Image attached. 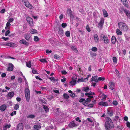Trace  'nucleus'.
Segmentation results:
<instances>
[{"label":"nucleus","mask_w":130,"mask_h":130,"mask_svg":"<svg viewBox=\"0 0 130 130\" xmlns=\"http://www.w3.org/2000/svg\"><path fill=\"white\" fill-rule=\"evenodd\" d=\"M116 39L114 36H112L111 39L112 43L113 44H115L116 43Z\"/></svg>","instance_id":"412c9836"},{"label":"nucleus","mask_w":130,"mask_h":130,"mask_svg":"<svg viewBox=\"0 0 130 130\" xmlns=\"http://www.w3.org/2000/svg\"><path fill=\"white\" fill-rule=\"evenodd\" d=\"M70 34L69 31H67L65 32L66 36L67 37H69L70 36Z\"/></svg>","instance_id":"473e14b6"},{"label":"nucleus","mask_w":130,"mask_h":130,"mask_svg":"<svg viewBox=\"0 0 130 130\" xmlns=\"http://www.w3.org/2000/svg\"><path fill=\"white\" fill-rule=\"evenodd\" d=\"M10 46L11 47H14L16 46V44L15 43L12 42H10Z\"/></svg>","instance_id":"ea45409f"},{"label":"nucleus","mask_w":130,"mask_h":130,"mask_svg":"<svg viewBox=\"0 0 130 130\" xmlns=\"http://www.w3.org/2000/svg\"><path fill=\"white\" fill-rule=\"evenodd\" d=\"M40 88L41 89L43 90H45L46 89V88L45 87H44L42 86H41Z\"/></svg>","instance_id":"13d9d810"},{"label":"nucleus","mask_w":130,"mask_h":130,"mask_svg":"<svg viewBox=\"0 0 130 130\" xmlns=\"http://www.w3.org/2000/svg\"><path fill=\"white\" fill-rule=\"evenodd\" d=\"M61 26L63 28H64L67 26V25L66 23H63L61 24Z\"/></svg>","instance_id":"37998d69"},{"label":"nucleus","mask_w":130,"mask_h":130,"mask_svg":"<svg viewBox=\"0 0 130 130\" xmlns=\"http://www.w3.org/2000/svg\"><path fill=\"white\" fill-rule=\"evenodd\" d=\"M63 97L64 99H68L69 98V96L66 93H64L63 95Z\"/></svg>","instance_id":"cd10ccee"},{"label":"nucleus","mask_w":130,"mask_h":130,"mask_svg":"<svg viewBox=\"0 0 130 130\" xmlns=\"http://www.w3.org/2000/svg\"><path fill=\"white\" fill-rule=\"evenodd\" d=\"M60 57L59 56L55 54L54 55V58L55 59H57Z\"/></svg>","instance_id":"6e6d98bb"},{"label":"nucleus","mask_w":130,"mask_h":130,"mask_svg":"<svg viewBox=\"0 0 130 130\" xmlns=\"http://www.w3.org/2000/svg\"><path fill=\"white\" fill-rule=\"evenodd\" d=\"M14 96V93L13 92L11 91L9 92L7 95V97L11 98Z\"/></svg>","instance_id":"dca6fc26"},{"label":"nucleus","mask_w":130,"mask_h":130,"mask_svg":"<svg viewBox=\"0 0 130 130\" xmlns=\"http://www.w3.org/2000/svg\"><path fill=\"white\" fill-rule=\"evenodd\" d=\"M6 107L7 106L5 104H3L0 107V109L1 111H3L5 110Z\"/></svg>","instance_id":"2eb2a0df"},{"label":"nucleus","mask_w":130,"mask_h":130,"mask_svg":"<svg viewBox=\"0 0 130 130\" xmlns=\"http://www.w3.org/2000/svg\"><path fill=\"white\" fill-rule=\"evenodd\" d=\"M77 77H73L72 78L71 81H73L74 82L76 83Z\"/></svg>","instance_id":"79ce46f5"},{"label":"nucleus","mask_w":130,"mask_h":130,"mask_svg":"<svg viewBox=\"0 0 130 130\" xmlns=\"http://www.w3.org/2000/svg\"><path fill=\"white\" fill-rule=\"evenodd\" d=\"M19 106L18 104H16L14 107V109L15 110H17L19 108Z\"/></svg>","instance_id":"f704fd0d"},{"label":"nucleus","mask_w":130,"mask_h":130,"mask_svg":"<svg viewBox=\"0 0 130 130\" xmlns=\"http://www.w3.org/2000/svg\"><path fill=\"white\" fill-rule=\"evenodd\" d=\"M84 101H85V99L83 98H82V99H80V100L79 101V102L80 103H82L83 102H84Z\"/></svg>","instance_id":"338daca9"},{"label":"nucleus","mask_w":130,"mask_h":130,"mask_svg":"<svg viewBox=\"0 0 130 130\" xmlns=\"http://www.w3.org/2000/svg\"><path fill=\"white\" fill-rule=\"evenodd\" d=\"M98 80H102L103 81L105 80V78L104 77H99L98 78Z\"/></svg>","instance_id":"49530a36"},{"label":"nucleus","mask_w":130,"mask_h":130,"mask_svg":"<svg viewBox=\"0 0 130 130\" xmlns=\"http://www.w3.org/2000/svg\"><path fill=\"white\" fill-rule=\"evenodd\" d=\"M19 42L20 43L24 44L26 45H28L29 44L24 39L21 40Z\"/></svg>","instance_id":"f3484780"},{"label":"nucleus","mask_w":130,"mask_h":130,"mask_svg":"<svg viewBox=\"0 0 130 130\" xmlns=\"http://www.w3.org/2000/svg\"><path fill=\"white\" fill-rule=\"evenodd\" d=\"M34 91L35 92L36 94H41V91H37L36 90H34Z\"/></svg>","instance_id":"09e8293b"},{"label":"nucleus","mask_w":130,"mask_h":130,"mask_svg":"<svg viewBox=\"0 0 130 130\" xmlns=\"http://www.w3.org/2000/svg\"><path fill=\"white\" fill-rule=\"evenodd\" d=\"M22 2H24L25 5L30 9H32V7L31 5L29 4L27 0H22Z\"/></svg>","instance_id":"20e7f679"},{"label":"nucleus","mask_w":130,"mask_h":130,"mask_svg":"<svg viewBox=\"0 0 130 130\" xmlns=\"http://www.w3.org/2000/svg\"><path fill=\"white\" fill-rule=\"evenodd\" d=\"M62 74H67V72L65 70H63L61 71Z\"/></svg>","instance_id":"69168bd1"},{"label":"nucleus","mask_w":130,"mask_h":130,"mask_svg":"<svg viewBox=\"0 0 130 130\" xmlns=\"http://www.w3.org/2000/svg\"><path fill=\"white\" fill-rule=\"evenodd\" d=\"M71 48L72 50L76 53H77L78 52V51L75 46H72L71 47Z\"/></svg>","instance_id":"c85d7f7f"},{"label":"nucleus","mask_w":130,"mask_h":130,"mask_svg":"<svg viewBox=\"0 0 130 130\" xmlns=\"http://www.w3.org/2000/svg\"><path fill=\"white\" fill-rule=\"evenodd\" d=\"M58 28V34L60 35L62 34L63 33V29L59 27Z\"/></svg>","instance_id":"a878e982"},{"label":"nucleus","mask_w":130,"mask_h":130,"mask_svg":"<svg viewBox=\"0 0 130 130\" xmlns=\"http://www.w3.org/2000/svg\"><path fill=\"white\" fill-rule=\"evenodd\" d=\"M106 121L105 123V127L106 130H110L111 129L113 128V123L110 119L108 117H106L105 118Z\"/></svg>","instance_id":"f257e3e1"},{"label":"nucleus","mask_w":130,"mask_h":130,"mask_svg":"<svg viewBox=\"0 0 130 130\" xmlns=\"http://www.w3.org/2000/svg\"><path fill=\"white\" fill-rule=\"evenodd\" d=\"M120 29H116V33L117 35H121L122 34V32L120 30Z\"/></svg>","instance_id":"b1692460"},{"label":"nucleus","mask_w":130,"mask_h":130,"mask_svg":"<svg viewBox=\"0 0 130 130\" xmlns=\"http://www.w3.org/2000/svg\"><path fill=\"white\" fill-rule=\"evenodd\" d=\"M93 94H91L90 92H89V93H85V95H95V93L94 92H93Z\"/></svg>","instance_id":"de8ad7c7"},{"label":"nucleus","mask_w":130,"mask_h":130,"mask_svg":"<svg viewBox=\"0 0 130 130\" xmlns=\"http://www.w3.org/2000/svg\"><path fill=\"white\" fill-rule=\"evenodd\" d=\"M94 38L95 41L97 42L99 40V38L98 35L96 34H95L94 35Z\"/></svg>","instance_id":"5701e85b"},{"label":"nucleus","mask_w":130,"mask_h":130,"mask_svg":"<svg viewBox=\"0 0 130 130\" xmlns=\"http://www.w3.org/2000/svg\"><path fill=\"white\" fill-rule=\"evenodd\" d=\"M27 22L30 25V26H32V19L29 17L27 18Z\"/></svg>","instance_id":"f8f14e48"},{"label":"nucleus","mask_w":130,"mask_h":130,"mask_svg":"<svg viewBox=\"0 0 130 130\" xmlns=\"http://www.w3.org/2000/svg\"><path fill=\"white\" fill-rule=\"evenodd\" d=\"M70 83L71 84V85L74 86L76 84V83L74 82L73 81L71 80L70 82Z\"/></svg>","instance_id":"603ef678"},{"label":"nucleus","mask_w":130,"mask_h":130,"mask_svg":"<svg viewBox=\"0 0 130 130\" xmlns=\"http://www.w3.org/2000/svg\"><path fill=\"white\" fill-rule=\"evenodd\" d=\"M123 5L125 7L127 8H128L129 7V6L128 4V3L127 1V0L123 2Z\"/></svg>","instance_id":"393cba45"},{"label":"nucleus","mask_w":130,"mask_h":130,"mask_svg":"<svg viewBox=\"0 0 130 130\" xmlns=\"http://www.w3.org/2000/svg\"><path fill=\"white\" fill-rule=\"evenodd\" d=\"M98 105H99L103 106H107L108 105L107 102L103 101H101L99 102L98 103Z\"/></svg>","instance_id":"1a4fd4ad"},{"label":"nucleus","mask_w":130,"mask_h":130,"mask_svg":"<svg viewBox=\"0 0 130 130\" xmlns=\"http://www.w3.org/2000/svg\"><path fill=\"white\" fill-rule=\"evenodd\" d=\"M16 111H14L10 113V115L11 116H13L14 115H16Z\"/></svg>","instance_id":"a19ab883"},{"label":"nucleus","mask_w":130,"mask_h":130,"mask_svg":"<svg viewBox=\"0 0 130 130\" xmlns=\"http://www.w3.org/2000/svg\"><path fill=\"white\" fill-rule=\"evenodd\" d=\"M70 96L72 97V98H73L75 97V94L73 93H72L70 95Z\"/></svg>","instance_id":"774afa93"},{"label":"nucleus","mask_w":130,"mask_h":130,"mask_svg":"<svg viewBox=\"0 0 130 130\" xmlns=\"http://www.w3.org/2000/svg\"><path fill=\"white\" fill-rule=\"evenodd\" d=\"M49 79L51 80V81H54V82H55L56 81H58V79H56L55 78H54L53 77H50L49 78Z\"/></svg>","instance_id":"2f4dec72"},{"label":"nucleus","mask_w":130,"mask_h":130,"mask_svg":"<svg viewBox=\"0 0 130 130\" xmlns=\"http://www.w3.org/2000/svg\"><path fill=\"white\" fill-rule=\"evenodd\" d=\"M113 112L112 110L110 109H108L107 113L109 116L111 117L113 116Z\"/></svg>","instance_id":"9d476101"},{"label":"nucleus","mask_w":130,"mask_h":130,"mask_svg":"<svg viewBox=\"0 0 130 130\" xmlns=\"http://www.w3.org/2000/svg\"><path fill=\"white\" fill-rule=\"evenodd\" d=\"M16 100L17 101L19 102L21 101V99L20 97H18L16 98Z\"/></svg>","instance_id":"bf43d9fd"},{"label":"nucleus","mask_w":130,"mask_h":130,"mask_svg":"<svg viewBox=\"0 0 130 130\" xmlns=\"http://www.w3.org/2000/svg\"><path fill=\"white\" fill-rule=\"evenodd\" d=\"M84 81V79L83 78H82L80 79H78L77 81V82L78 83L81 82H83Z\"/></svg>","instance_id":"8fccbe9b"},{"label":"nucleus","mask_w":130,"mask_h":130,"mask_svg":"<svg viewBox=\"0 0 130 130\" xmlns=\"http://www.w3.org/2000/svg\"><path fill=\"white\" fill-rule=\"evenodd\" d=\"M1 38L2 39L4 40L5 41H6L9 39V38H5L4 37H2Z\"/></svg>","instance_id":"864d4df0"},{"label":"nucleus","mask_w":130,"mask_h":130,"mask_svg":"<svg viewBox=\"0 0 130 130\" xmlns=\"http://www.w3.org/2000/svg\"><path fill=\"white\" fill-rule=\"evenodd\" d=\"M89 90V88L88 87H84L82 90V91H84L86 93L88 92Z\"/></svg>","instance_id":"aec40b11"},{"label":"nucleus","mask_w":130,"mask_h":130,"mask_svg":"<svg viewBox=\"0 0 130 130\" xmlns=\"http://www.w3.org/2000/svg\"><path fill=\"white\" fill-rule=\"evenodd\" d=\"M39 61L42 63L47 62V61L45 59H40L39 60Z\"/></svg>","instance_id":"4c0bfd02"},{"label":"nucleus","mask_w":130,"mask_h":130,"mask_svg":"<svg viewBox=\"0 0 130 130\" xmlns=\"http://www.w3.org/2000/svg\"><path fill=\"white\" fill-rule=\"evenodd\" d=\"M13 20V18H10L9 19L8 22H9L10 23L11 22H12Z\"/></svg>","instance_id":"680f3d73"},{"label":"nucleus","mask_w":130,"mask_h":130,"mask_svg":"<svg viewBox=\"0 0 130 130\" xmlns=\"http://www.w3.org/2000/svg\"><path fill=\"white\" fill-rule=\"evenodd\" d=\"M10 31L9 30H7V31H6V32L5 34V36H7L9 34V33H10Z\"/></svg>","instance_id":"5fc2aeb1"},{"label":"nucleus","mask_w":130,"mask_h":130,"mask_svg":"<svg viewBox=\"0 0 130 130\" xmlns=\"http://www.w3.org/2000/svg\"><path fill=\"white\" fill-rule=\"evenodd\" d=\"M119 27L122 31H127L128 29V26L123 22H119L118 23Z\"/></svg>","instance_id":"f03ea898"},{"label":"nucleus","mask_w":130,"mask_h":130,"mask_svg":"<svg viewBox=\"0 0 130 130\" xmlns=\"http://www.w3.org/2000/svg\"><path fill=\"white\" fill-rule=\"evenodd\" d=\"M127 126L129 128H130V123L129 122H127L126 123Z\"/></svg>","instance_id":"052dcab7"},{"label":"nucleus","mask_w":130,"mask_h":130,"mask_svg":"<svg viewBox=\"0 0 130 130\" xmlns=\"http://www.w3.org/2000/svg\"><path fill=\"white\" fill-rule=\"evenodd\" d=\"M124 13L126 14V15L128 17H130V12L127 10H125Z\"/></svg>","instance_id":"7c9ffc66"},{"label":"nucleus","mask_w":130,"mask_h":130,"mask_svg":"<svg viewBox=\"0 0 130 130\" xmlns=\"http://www.w3.org/2000/svg\"><path fill=\"white\" fill-rule=\"evenodd\" d=\"M91 50L93 51L96 52L97 51L98 49L96 47H94L92 48Z\"/></svg>","instance_id":"a18cd8bd"},{"label":"nucleus","mask_w":130,"mask_h":130,"mask_svg":"<svg viewBox=\"0 0 130 130\" xmlns=\"http://www.w3.org/2000/svg\"><path fill=\"white\" fill-rule=\"evenodd\" d=\"M22 81V79L21 78H18V82L19 83H21Z\"/></svg>","instance_id":"e2e57ef3"},{"label":"nucleus","mask_w":130,"mask_h":130,"mask_svg":"<svg viewBox=\"0 0 130 130\" xmlns=\"http://www.w3.org/2000/svg\"><path fill=\"white\" fill-rule=\"evenodd\" d=\"M102 38V40L104 41V43L105 44H107L109 42V40L106 36L104 35Z\"/></svg>","instance_id":"423d86ee"},{"label":"nucleus","mask_w":130,"mask_h":130,"mask_svg":"<svg viewBox=\"0 0 130 130\" xmlns=\"http://www.w3.org/2000/svg\"><path fill=\"white\" fill-rule=\"evenodd\" d=\"M41 127V126L39 125H35L34 126V130H39Z\"/></svg>","instance_id":"6ab92c4d"},{"label":"nucleus","mask_w":130,"mask_h":130,"mask_svg":"<svg viewBox=\"0 0 130 130\" xmlns=\"http://www.w3.org/2000/svg\"><path fill=\"white\" fill-rule=\"evenodd\" d=\"M104 19L103 18H101L99 22L98 23V27L100 29H102L104 23Z\"/></svg>","instance_id":"39448f33"},{"label":"nucleus","mask_w":130,"mask_h":130,"mask_svg":"<svg viewBox=\"0 0 130 130\" xmlns=\"http://www.w3.org/2000/svg\"><path fill=\"white\" fill-rule=\"evenodd\" d=\"M43 108L44 109V110L46 111V112H47L49 111V110L48 107L47 106L44 105H42Z\"/></svg>","instance_id":"bb28decb"},{"label":"nucleus","mask_w":130,"mask_h":130,"mask_svg":"<svg viewBox=\"0 0 130 130\" xmlns=\"http://www.w3.org/2000/svg\"><path fill=\"white\" fill-rule=\"evenodd\" d=\"M102 11L104 17H107L108 15L107 11L105 9H103Z\"/></svg>","instance_id":"a211bd4d"},{"label":"nucleus","mask_w":130,"mask_h":130,"mask_svg":"<svg viewBox=\"0 0 130 130\" xmlns=\"http://www.w3.org/2000/svg\"><path fill=\"white\" fill-rule=\"evenodd\" d=\"M26 65L27 67L29 68H30L31 67V62L29 61V62H26Z\"/></svg>","instance_id":"72a5a7b5"},{"label":"nucleus","mask_w":130,"mask_h":130,"mask_svg":"<svg viewBox=\"0 0 130 130\" xmlns=\"http://www.w3.org/2000/svg\"><path fill=\"white\" fill-rule=\"evenodd\" d=\"M112 104L113 105L116 106L118 104V103L116 101H113L112 102Z\"/></svg>","instance_id":"3c124183"},{"label":"nucleus","mask_w":130,"mask_h":130,"mask_svg":"<svg viewBox=\"0 0 130 130\" xmlns=\"http://www.w3.org/2000/svg\"><path fill=\"white\" fill-rule=\"evenodd\" d=\"M23 125L22 123L19 124L17 127V130H23Z\"/></svg>","instance_id":"6e6552de"},{"label":"nucleus","mask_w":130,"mask_h":130,"mask_svg":"<svg viewBox=\"0 0 130 130\" xmlns=\"http://www.w3.org/2000/svg\"><path fill=\"white\" fill-rule=\"evenodd\" d=\"M94 106V104H90L88 105V107L90 108H92Z\"/></svg>","instance_id":"c03bdc74"},{"label":"nucleus","mask_w":130,"mask_h":130,"mask_svg":"<svg viewBox=\"0 0 130 130\" xmlns=\"http://www.w3.org/2000/svg\"><path fill=\"white\" fill-rule=\"evenodd\" d=\"M67 14L69 15L71 18L73 19L74 18V16L72 14V12L71 9L68 8L67 11Z\"/></svg>","instance_id":"0eeeda50"},{"label":"nucleus","mask_w":130,"mask_h":130,"mask_svg":"<svg viewBox=\"0 0 130 130\" xmlns=\"http://www.w3.org/2000/svg\"><path fill=\"white\" fill-rule=\"evenodd\" d=\"M76 125L74 123L73 121H72L69 124V127H75Z\"/></svg>","instance_id":"4be33fe9"},{"label":"nucleus","mask_w":130,"mask_h":130,"mask_svg":"<svg viewBox=\"0 0 130 130\" xmlns=\"http://www.w3.org/2000/svg\"><path fill=\"white\" fill-rule=\"evenodd\" d=\"M87 30L89 32H90L91 31L90 28L89 26L88 25H87L86 28Z\"/></svg>","instance_id":"58836bf2"},{"label":"nucleus","mask_w":130,"mask_h":130,"mask_svg":"<svg viewBox=\"0 0 130 130\" xmlns=\"http://www.w3.org/2000/svg\"><path fill=\"white\" fill-rule=\"evenodd\" d=\"M34 40L35 42H38L40 40V39L37 36H35L34 37Z\"/></svg>","instance_id":"c756f323"},{"label":"nucleus","mask_w":130,"mask_h":130,"mask_svg":"<svg viewBox=\"0 0 130 130\" xmlns=\"http://www.w3.org/2000/svg\"><path fill=\"white\" fill-rule=\"evenodd\" d=\"M98 77L97 76H93L91 79V81L92 82L94 81L96 82H97L98 81V80L97 79Z\"/></svg>","instance_id":"ddd939ff"},{"label":"nucleus","mask_w":130,"mask_h":130,"mask_svg":"<svg viewBox=\"0 0 130 130\" xmlns=\"http://www.w3.org/2000/svg\"><path fill=\"white\" fill-rule=\"evenodd\" d=\"M13 69V66L11 63H10L9 65V67L7 69V71H12Z\"/></svg>","instance_id":"9b49d317"},{"label":"nucleus","mask_w":130,"mask_h":130,"mask_svg":"<svg viewBox=\"0 0 130 130\" xmlns=\"http://www.w3.org/2000/svg\"><path fill=\"white\" fill-rule=\"evenodd\" d=\"M25 93L26 101L28 102L30 98V91L29 89L26 88L25 91Z\"/></svg>","instance_id":"7ed1b4c3"},{"label":"nucleus","mask_w":130,"mask_h":130,"mask_svg":"<svg viewBox=\"0 0 130 130\" xmlns=\"http://www.w3.org/2000/svg\"><path fill=\"white\" fill-rule=\"evenodd\" d=\"M38 73L37 70L33 69V74H38Z\"/></svg>","instance_id":"4d7b16f0"},{"label":"nucleus","mask_w":130,"mask_h":130,"mask_svg":"<svg viewBox=\"0 0 130 130\" xmlns=\"http://www.w3.org/2000/svg\"><path fill=\"white\" fill-rule=\"evenodd\" d=\"M114 86L115 84L113 82H110L109 83V88L111 90L114 89Z\"/></svg>","instance_id":"4468645a"},{"label":"nucleus","mask_w":130,"mask_h":130,"mask_svg":"<svg viewBox=\"0 0 130 130\" xmlns=\"http://www.w3.org/2000/svg\"><path fill=\"white\" fill-rule=\"evenodd\" d=\"M113 62L116 63H117V58L116 57H113L112 58Z\"/></svg>","instance_id":"c9c22d12"},{"label":"nucleus","mask_w":130,"mask_h":130,"mask_svg":"<svg viewBox=\"0 0 130 130\" xmlns=\"http://www.w3.org/2000/svg\"><path fill=\"white\" fill-rule=\"evenodd\" d=\"M30 37V35H26L25 36V38L27 40H28Z\"/></svg>","instance_id":"e433bc0d"},{"label":"nucleus","mask_w":130,"mask_h":130,"mask_svg":"<svg viewBox=\"0 0 130 130\" xmlns=\"http://www.w3.org/2000/svg\"><path fill=\"white\" fill-rule=\"evenodd\" d=\"M11 127V125L10 124L6 125L5 126V127L7 128H10Z\"/></svg>","instance_id":"0e129e2a"}]
</instances>
